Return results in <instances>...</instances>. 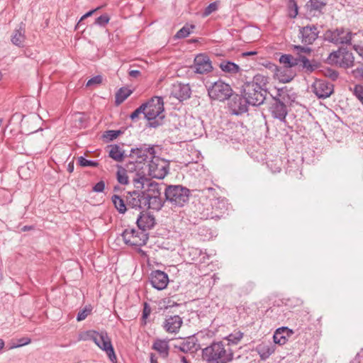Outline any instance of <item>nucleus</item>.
I'll use <instances>...</instances> for the list:
<instances>
[{
  "instance_id": "obj_1",
  "label": "nucleus",
  "mask_w": 363,
  "mask_h": 363,
  "mask_svg": "<svg viewBox=\"0 0 363 363\" xmlns=\"http://www.w3.org/2000/svg\"><path fill=\"white\" fill-rule=\"evenodd\" d=\"M203 358L208 363H228L233 359V354L228 345L222 342L212 343L202 351Z\"/></svg>"
},
{
  "instance_id": "obj_2",
  "label": "nucleus",
  "mask_w": 363,
  "mask_h": 363,
  "mask_svg": "<svg viewBox=\"0 0 363 363\" xmlns=\"http://www.w3.org/2000/svg\"><path fill=\"white\" fill-rule=\"evenodd\" d=\"M145 118L150 121L151 127H157L164 118V103L161 97L152 98L147 104H143Z\"/></svg>"
},
{
  "instance_id": "obj_3",
  "label": "nucleus",
  "mask_w": 363,
  "mask_h": 363,
  "mask_svg": "<svg viewBox=\"0 0 363 363\" xmlns=\"http://www.w3.org/2000/svg\"><path fill=\"white\" fill-rule=\"evenodd\" d=\"M164 194L172 207L181 208L188 203L190 191L182 185H169L165 189Z\"/></svg>"
},
{
  "instance_id": "obj_4",
  "label": "nucleus",
  "mask_w": 363,
  "mask_h": 363,
  "mask_svg": "<svg viewBox=\"0 0 363 363\" xmlns=\"http://www.w3.org/2000/svg\"><path fill=\"white\" fill-rule=\"evenodd\" d=\"M208 94L211 99L223 101L230 97L232 89L228 84L218 80L208 86Z\"/></svg>"
},
{
  "instance_id": "obj_5",
  "label": "nucleus",
  "mask_w": 363,
  "mask_h": 363,
  "mask_svg": "<svg viewBox=\"0 0 363 363\" xmlns=\"http://www.w3.org/2000/svg\"><path fill=\"white\" fill-rule=\"evenodd\" d=\"M150 176L156 179H163L169 171L168 161L154 155L148 164Z\"/></svg>"
},
{
  "instance_id": "obj_6",
  "label": "nucleus",
  "mask_w": 363,
  "mask_h": 363,
  "mask_svg": "<svg viewBox=\"0 0 363 363\" xmlns=\"http://www.w3.org/2000/svg\"><path fill=\"white\" fill-rule=\"evenodd\" d=\"M134 186L137 189H147L143 192V197L160 196V190L157 183L150 182L145 176H140L133 179Z\"/></svg>"
},
{
  "instance_id": "obj_7",
  "label": "nucleus",
  "mask_w": 363,
  "mask_h": 363,
  "mask_svg": "<svg viewBox=\"0 0 363 363\" xmlns=\"http://www.w3.org/2000/svg\"><path fill=\"white\" fill-rule=\"evenodd\" d=\"M328 60L333 64L345 68L350 67L354 64L352 53L343 48L331 52L328 57Z\"/></svg>"
},
{
  "instance_id": "obj_8",
  "label": "nucleus",
  "mask_w": 363,
  "mask_h": 363,
  "mask_svg": "<svg viewBox=\"0 0 363 363\" xmlns=\"http://www.w3.org/2000/svg\"><path fill=\"white\" fill-rule=\"evenodd\" d=\"M122 237L125 244L135 247L145 245L148 240L145 232L129 228L123 231Z\"/></svg>"
},
{
  "instance_id": "obj_9",
  "label": "nucleus",
  "mask_w": 363,
  "mask_h": 363,
  "mask_svg": "<svg viewBox=\"0 0 363 363\" xmlns=\"http://www.w3.org/2000/svg\"><path fill=\"white\" fill-rule=\"evenodd\" d=\"M248 84H244L242 88V96L245 97V101L249 105L259 106L262 104L265 100V92L257 89L255 87L253 91H247Z\"/></svg>"
},
{
  "instance_id": "obj_10",
  "label": "nucleus",
  "mask_w": 363,
  "mask_h": 363,
  "mask_svg": "<svg viewBox=\"0 0 363 363\" xmlns=\"http://www.w3.org/2000/svg\"><path fill=\"white\" fill-rule=\"evenodd\" d=\"M155 152L153 147H140L133 149L130 152V159L134 160L139 165H145L144 162L151 160Z\"/></svg>"
},
{
  "instance_id": "obj_11",
  "label": "nucleus",
  "mask_w": 363,
  "mask_h": 363,
  "mask_svg": "<svg viewBox=\"0 0 363 363\" xmlns=\"http://www.w3.org/2000/svg\"><path fill=\"white\" fill-rule=\"evenodd\" d=\"M94 343L102 350L105 351L111 361L116 359V355L111 342L106 333H97Z\"/></svg>"
},
{
  "instance_id": "obj_12",
  "label": "nucleus",
  "mask_w": 363,
  "mask_h": 363,
  "mask_svg": "<svg viewBox=\"0 0 363 363\" xmlns=\"http://www.w3.org/2000/svg\"><path fill=\"white\" fill-rule=\"evenodd\" d=\"M312 89L318 98L325 99L333 94V86L325 80L318 79L313 82Z\"/></svg>"
},
{
  "instance_id": "obj_13",
  "label": "nucleus",
  "mask_w": 363,
  "mask_h": 363,
  "mask_svg": "<svg viewBox=\"0 0 363 363\" xmlns=\"http://www.w3.org/2000/svg\"><path fill=\"white\" fill-rule=\"evenodd\" d=\"M195 72L199 74H207L212 71L213 66L209 57L203 54L198 55L194 59Z\"/></svg>"
},
{
  "instance_id": "obj_14",
  "label": "nucleus",
  "mask_w": 363,
  "mask_h": 363,
  "mask_svg": "<svg viewBox=\"0 0 363 363\" xmlns=\"http://www.w3.org/2000/svg\"><path fill=\"white\" fill-rule=\"evenodd\" d=\"M211 206L213 211L210 215H207V218H220L222 215L228 210V203L225 198H216L212 199Z\"/></svg>"
},
{
  "instance_id": "obj_15",
  "label": "nucleus",
  "mask_w": 363,
  "mask_h": 363,
  "mask_svg": "<svg viewBox=\"0 0 363 363\" xmlns=\"http://www.w3.org/2000/svg\"><path fill=\"white\" fill-rule=\"evenodd\" d=\"M150 281L154 288L158 290H162L167 287L169 278L167 274L164 272L156 270L151 273Z\"/></svg>"
},
{
  "instance_id": "obj_16",
  "label": "nucleus",
  "mask_w": 363,
  "mask_h": 363,
  "mask_svg": "<svg viewBox=\"0 0 363 363\" xmlns=\"http://www.w3.org/2000/svg\"><path fill=\"white\" fill-rule=\"evenodd\" d=\"M274 103L270 107L272 116L280 121H285L286 116L288 113L286 105L281 102L278 98L274 97Z\"/></svg>"
},
{
  "instance_id": "obj_17",
  "label": "nucleus",
  "mask_w": 363,
  "mask_h": 363,
  "mask_svg": "<svg viewBox=\"0 0 363 363\" xmlns=\"http://www.w3.org/2000/svg\"><path fill=\"white\" fill-rule=\"evenodd\" d=\"M356 34L344 29H336L332 33L331 41L335 44H350Z\"/></svg>"
},
{
  "instance_id": "obj_18",
  "label": "nucleus",
  "mask_w": 363,
  "mask_h": 363,
  "mask_svg": "<svg viewBox=\"0 0 363 363\" xmlns=\"http://www.w3.org/2000/svg\"><path fill=\"white\" fill-rule=\"evenodd\" d=\"M300 35L302 43L309 45L317 38L318 31L315 26H306L300 29Z\"/></svg>"
},
{
  "instance_id": "obj_19",
  "label": "nucleus",
  "mask_w": 363,
  "mask_h": 363,
  "mask_svg": "<svg viewBox=\"0 0 363 363\" xmlns=\"http://www.w3.org/2000/svg\"><path fill=\"white\" fill-rule=\"evenodd\" d=\"M268 83V77L262 74H256L252 81L247 82L245 84H248L247 91H253L255 87L266 93L267 85Z\"/></svg>"
},
{
  "instance_id": "obj_20",
  "label": "nucleus",
  "mask_w": 363,
  "mask_h": 363,
  "mask_svg": "<svg viewBox=\"0 0 363 363\" xmlns=\"http://www.w3.org/2000/svg\"><path fill=\"white\" fill-rule=\"evenodd\" d=\"M171 94L179 101H183L190 97L191 90L188 85L174 84Z\"/></svg>"
},
{
  "instance_id": "obj_21",
  "label": "nucleus",
  "mask_w": 363,
  "mask_h": 363,
  "mask_svg": "<svg viewBox=\"0 0 363 363\" xmlns=\"http://www.w3.org/2000/svg\"><path fill=\"white\" fill-rule=\"evenodd\" d=\"M293 334V330L287 327L277 328L273 336L274 342L279 345H283Z\"/></svg>"
},
{
  "instance_id": "obj_22",
  "label": "nucleus",
  "mask_w": 363,
  "mask_h": 363,
  "mask_svg": "<svg viewBox=\"0 0 363 363\" xmlns=\"http://www.w3.org/2000/svg\"><path fill=\"white\" fill-rule=\"evenodd\" d=\"M155 223V219L152 215L147 213H141L137 219V225L142 231L152 228Z\"/></svg>"
},
{
  "instance_id": "obj_23",
  "label": "nucleus",
  "mask_w": 363,
  "mask_h": 363,
  "mask_svg": "<svg viewBox=\"0 0 363 363\" xmlns=\"http://www.w3.org/2000/svg\"><path fill=\"white\" fill-rule=\"evenodd\" d=\"M182 323V319L179 315H170L165 319L164 328L168 333H177Z\"/></svg>"
},
{
  "instance_id": "obj_24",
  "label": "nucleus",
  "mask_w": 363,
  "mask_h": 363,
  "mask_svg": "<svg viewBox=\"0 0 363 363\" xmlns=\"http://www.w3.org/2000/svg\"><path fill=\"white\" fill-rule=\"evenodd\" d=\"M256 351L262 360H266L274 352L275 346L271 342H262L256 347Z\"/></svg>"
},
{
  "instance_id": "obj_25",
  "label": "nucleus",
  "mask_w": 363,
  "mask_h": 363,
  "mask_svg": "<svg viewBox=\"0 0 363 363\" xmlns=\"http://www.w3.org/2000/svg\"><path fill=\"white\" fill-rule=\"evenodd\" d=\"M296 74L291 69L276 67L275 76L282 83L291 82Z\"/></svg>"
},
{
  "instance_id": "obj_26",
  "label": "nucleus",
  "mask_w": 363,
  "mask_h": 363,
  "mask_svg": "<svg viewBox=\"0 0 363 363\" xmlns=\"http://www.w3.org/2000/svg\"><path fill=\"white\" fill-rule=\"evenodd\" d=\"M143 205L153 210L159 211L163 206L160 196L143 197Z\"/></svg>"
},
{
  "instance_id": "obj_27",
  "label": "nucleus",
  "mask_w": 363,
  "mask_h": 363,
  "mask_svg": "<svg viewBox=\"0 0 363 363\" xmlns=\"http://www.w3.org/2000/svg\"><path fill=\"white\" fill-rule=\"evenodd\" d=\"M108 155L109 157H111L116 162H121L124 158V151L123 149L118 145H110L108 147Z\"/></svg>"
},
{
  "instance_id": "obj_28",
  "label": "nucleus",
  "mask_w": 363,
  "mask_h": 363,
  "mask_svg": "<svg viewBox=\"0 0 363 363\" xmlns=\"http://www.w3.org/2000/svg\"><path fill=\"white\" fill-rule=\"evenodd\" d=\"M143 169V165H139L138 162H136L134 160H130L128 163L126 164V171L130 173L135 172V174L133 176V179L134 178L138 177V174L140 176H145L142 169Z\"/></svg>"
},
{
  "instance_id": "obj_29",
  "label": "nucleus",
  "mask_w": 363,
  "mask_h": 363,
  "mask_svg": "<svg viewBox=\"0 0 363 363\" xmlns=\"http://www.w3.org/2000/svg\"><path fill=\"white\" fill-rule=\"evenodd\" d=\"M152 349L157 351L163 357H167L169 354L168 342L165 340H157L152 345Z\"/></svg>"
},
{
  "instance_id": "obj_30",
  "label": "nucleus",
  "mask_w": 363,
  "mask_h": 363,
  "mask_svg": "<svg viewBox=\"0 0 363 363\" xmlns=\"http://www.w3.org/2000/svg\"><path fill=\"white\" fill-rule=\"evenodd\" d=\"M298 57H294L291 55H282L279 58L280 63L283 64V68L291 69L294 67L298 66Z\"/></svg>"
},
{
  "instance_id": "obj_31",
  "label": "nucleus",
  "mask_w": 363,
  "mask_h": 363,
  "mask_svg": "<svg viewBox=\"0 0 363 363\" xmlns=\"http://www.w3.org/2000/svg\"><path fill=\"white\" fill-rule=\"evenodd\" d=\"M143 194H140L135 191L130 194L128 204L133 208H141L142 205H143Z\"/></svg>"
},
{
  "instance_id": "obj_32",
  "label": "nucleus",
  "mask_w": 363,
  "mask_h": 363,
  "mask_svg": "<svg viewBox=\"0 0 363 363\" xmlns=\"http://www.w3.org/2000/svg\"><path fill=\"white\" fill-rule=\"evenodd\" d=\"M178 347L184 352H193L197 350L194 339L191 337L183 340Z\"/></svg>"
},
{
  "instance_id": "obj_33",
  "label": "nucleus",
  "mask_w": 363,
  "mask_h": 363,
  "mask_svg": "<svg viewBox=\"0 0 363 363\" xmlns=\"http://www.w3.org/2000/svg\"><path fill=\"white\" fill-rule=\"evenodd\" d=\"M25 40V30L22 28L15 30L11 36V42L17 46H22Z\"/></svg>"
},
{
  "instance_id": "obj_34",
  "label": "nucleus",
  "mask_w": 363,
  "mask_h": 363,
  "mask_svg": "<svg viewBox=\"0 0 363 363\" xmlns=\"http://www.w3.org/2000/svg\"><path fill=\"white\" fill-rule=\"evenodd\" d=\"M220 67L223 72L228 73H237L240 69L238 65L231 62H223L220 65Z\"/></svg>"
},
{
  "instance_id": "obj_35",
  "label": "nucleus",
  "mask_w": 363,
  "mask_h": 363,
  "mask_svg": "<svg viewBox=\"0 0 363 363\" xmlns=\"http://www.w3.org/2000/svg\"><path fill=\"white\" fill-rule=\"evenodd\" d=\"M111 199L115 208L119 213H124L126 211L125 204L121 197L118 195H113Z\"/></svg>"
},
{
  "instance_id": "obj_36",
  "label": "nucleus",
  "mask_w": 363,
  "mask_h": 363,
  "mask_svg": "<svg viewBox=\"0 0 363 363\" xmlns=\"http://www.w3.org/2000/svg\"><path fill=\"white\" fill-rule=\"evenodd\" d=\"M131 94V91L127 88H121L116 95V103L120 104L123 102Z\"/></svg>"
},
{
  "instance_id": "obj_37",
  "label": "nucleus",
  "mask_w": 363,
  "mask_h": 363,
  "mask_svg": "<svg viewBox=\"0 0 363 363\" xmlns=\"http://www.w3.org/2000/svg\"><path fill=\"white\" fill-rule=\"evenodd\" d=\"M298 66L301 67L303 69H305L307 72H312L313 70V67L311 64L310 61L305 57L300 55L298 57Z\"/></svg>"
},
{
  "instance_id": "obj_38",
  "label": "nucleus",
  "mask_w": 363,
  "mask_h": 363,
  "mask_svg": "<svg viewBox=\"0 0 363 363\" xmlns=\"http://www.w3.org/2000/svg\"><path fill=\"white\" fill-rule=\"evenodd\" d=\"M235 104L238 106V110L235 114H239L247 111L248 102L245 101V97H240L237 101H235Z\"/></svg>"
},
{
  "instance_id": "obj_39",
  "label": "nucleus",
  "mask_w": 363,
  "mask_h": 363,
  "mask_svg": "<svg viewBox=\"0 0 363 363\" xmlns=\"http://www.w3.org/2000/svg\"><path fill=\"white\" fill-rule=\"evenodd\" d=\"M98 332L95 330H88L81 332L79 334L78 340L79 341H86V340H93L94 342V338L96 337V335Z\"/></svg>"
},
{
  "instance_id": "obj_40",
  "label": "nucleus",
  "mask_w": 363,
  "mask_h": 363,
  "mask_svg": "<svg viewBox=\"0 0 363 363\" xmlns=\"http://www.w3.org/2000/svg\"><path fill=\"white\" fill-rule=\"evenodd\" d=\"M194 28V27L193 26H185L177 33V34L175 35V37L177 38H186L191 33V30Z\"/></svg>"
},
{
  "instance_id": "obj_41",
  "label": "nucleus",
  "mask_w": 363,
  "mask_h": 363,
  "mask_svg": "<svg viewBox=\"0 0 363 363\" xmlns=\"http://www.w3.org/2000/svg\"><path fill=\"white\" fill-rule=\"evenodd\" d=\"M126 170L124 169H119L117 172V179L120 184H127L128 183V176Z\"/></svg>"
},
{
  "instance_id": "obj_42",
  "label": "nucleus",
  "mask_w": 363,
  "mask_h": 363,
  "mask_svg": "<svg viewBox=\"0 0 363 363\" xmlns=\"http://www.w3.org/2000/svg\"><path fill=\"white\" fill-rule=\"evenodd\" d=\"M308 3L311 9L315 11H321L325 6V4L320 0H310Z\"/></svg>"
},
{
  "instance_id": "obj_43",
  "label": "nucleus",
  "mask_w": 363,
  "mask_h": 363,
  "mask_svg": "<svg viewBox=\"0 0 363 363\" xmlns=\"http://www.w3.org/2000/svg\"><path fill=\"white\" fill-rule=\"evenodd\" d=\"M78 162L82 167H97L98 162L92 160H88L84 157L81 156L78 158Z\"/></svg>"
},
{
  "instance_id": "obj_44",
  "label": "nucleus",
  "mask_w": 363,
  "mask_h": 363,
  "mask_svg": "<svg viewBox=\"0 0 363 363\" xmlns=\"http://www.w3.org/2000/svg\"><path fill=\"white\" fill-rule=\"evenodd\" d=\"M242 333L240 332H237L234 334H230L228 337V340L229 342H231L232 344H238L240 340L242 338Z\"/></svg>"
},
{
  "instance_id": "obj_45",
  "label": "nucleus",
  "mask_w": 363,
  "mask_h": 363,
  "mask_svg": "<svg viewBox=\"0 0 363 363\" xmlns=\"http://www.w3.org/2000/svg\"><path fill=\"white\" fill-rule=\"evenodd\" d=\"M218 9V4L217 2L211 3L204 10L203 16H208L211 13L216 11Z\"/></svg>"
},
{
  "instance_id": "obj_46",
  "label": "nucleus",
  "mask_w": 363,
  "mask_h": 363,
  "mask_svg": "<svg viewBox=\"0 0 363 363\" xmlns=\"http://www.w3.org/2000/svg\"><path fill=\"white\" fill-rule=\"evenodd\" d=\"M354 94L363 104V86L356 85L354 88Z\"/></svg>"
},
{
  "instance_id": "obj_47",
  "label": "nucleus",
  "mask_w": 363,
  "mask_h": 363,
  "mask_svg": "<svg viewBox=\"0 0 363 363\" xmlns=\"http://www.w3.org/2000/svg\"><path fill=\"white\" fill-rule=\"evenodd\" d=\"M109 20L110 18L108 16L107 14H104L96 19L95 23L101 26H104L109 22Z\"/></svg>"
},
{
  "instance_id": "obj_48",
  "label": "nucleus",
  "mask_w": 363,
  "mask_h": 363,
  "mask_svg": "<svg viewBox=\"0 0 363 363\" xmlns=\"http://www.w3.org/2000/svg\"><path fill=\"white\" fill-rule=\"evenodd\" d=\"M102 82V77L100 75L95 76L90 79L88 80L86 82V86H91L94 85H99Z\"/></svg>"
},
{
  "instance_id": "obj_49",
  "label": "nucleus",
  "mask_w": 363,
  "mask_h": 363,
  "mask_svg": "<svg viewBox=\"0 0 363 363\" xmlns=\"http://www.w3.org/2000/svg\"><path fill=\"white\" fill-rule=\"evenodd\" d=\"M91 310L88 308H84V310L79 311L77 314V321L84 320L88 315L90 313Z\"/></svg>"
},
{
  "instance_id": "obj_50",
  "label": "nucleus",
  "mask_w": 363,
  "mask_h": 363,
  "mask_svg": "<svg viewBox=\"0 0 363 363\" xmlns=\"http://www.w3.org/2000/svg\"><path fill=\"white\" fill-rule=\"evenodd\" d=\"M144 108L143 105H141L139 108H138L136 110H135L131 114H130V118L132 120H135L138 117V116L140 113L144 114Z\"/></svg>"
},
{
  "instance_id": "obj_51",
  "label": "nucleus",
  "mask_w": 363,
  "mask_h": 363,
  "mask_svg": "<svg viewBox=\"0 0 363 363\" xmlns=\"http://www.w3.org/2000/svg\"><path fill=\"white\" fill-rule=\"evenodd\" d=\"M104 182L103 181H100L94 186L93 191L95 192H102L104 190Z\"/></svg>"
},
{
  "instance_id": "obj_52",
  "label": "nucleus",
  "mask_w": 363,
  "mask_h": 363,
  "mask_svg": "<svg viewBox=\"0 0 363 363\" xmlns=\"http://www.w3.org/2000/svg\"><path fill=\"white\" fill-rule=\"evenodd\" d=\"M30 342V339H29L28 337H23V338L18 340V345L11 346V349L23 346V345H28Z\"/></svg>"
},
{
  "instance_id": "obj_53",
  "label": "nucleus",
  "mask_w": 363,
  "mask_h": 363,
  "mask_svg": "<svg viewBox=\"0 0 363 363\" xmlns=\"http://www.w3.org/2000/svg\"><path fill=\"white\" fill-rule=\"evenodd\" d=\"M294 50H296L298 54H300L301 52L309 53L311 51V48H309L308 47H303L301 45H295Z\"/></svg>"
},
{
  "instance_id": "obj_54",
  "label": "nucleus",
  "mask_w": 363,
  "mask_h": 363,
  "mask_svg": "<svg viewBox=\"0 0 363 363\" xmlns=\"http://www.w3.org/2000/svg\"><path fill=\"white\" fill-rule=\"evenodd\" d=\"M99 9V8H96V9H95L91 10V11H89V12L86 13L84 15H83V16L81 17V18H80L79 21L78 22V23H77V26H79V23H80V22H81V21H83V20H84L85 18H88V17H89V16H92V15L94 13V12H95L96 11H97Z\"/></svg>"
},
{
  "instance_id": "obj_55",
  "label": "nucleus",
  "mask_w": 363,
  "mask_h": 363,
  "mask_svg": "<svg viewBox=\"0 0 363 363\" xmlns=\"http://www.w3.org/2000/svg\"><path fill=\"white\" fill-rule=\"evenodd\" d=\"M353 48L363 59V45H354Z\"/></svg>"
},
{
  "instance_id": "obj_56",
  "label": "nucleus",
  "mask_w": 363,
  "mask_h": 363,
  "mask_svg": "<svg viewBox=\"0 0 363 363\" xmlns=\"http://www.w3.org/2000/svg\"><path fill=\"white\" fill-rule=\"evenodd\" d=\"M106 133V137H108L111 140H113L118 137L119 132L116 130H109Z\"/></svg>"
},
{
  "instance_id": "obj_57",
  "label": "nucleus",
  "mask_w": 363,
  "mask_h": 363,
  "mask_svg": "<svg viewBox=\"0 0 363 363\" xmlns=\"http://www.w3.org/2000/svg\"><path fill=\"white\" fill-rule=\"evenodd\" d=\"M293 6L294 7V10H292L290 13V16L292 18H295L298 14V6L294 1L291 2Z\"/></svg>"
},
{
  "instance_id": "obj_58",
  "label": "nucleus",
  "mask_w": 363,
  "mask_h": 363,
  "mask_svg": "<svg viewBox=\"0 0 363 363\" xmlns=\"http://www.w3.org/2000/svg\"><path fill=\"white\" fill-rule=\"evenodd\" d=\"M150 307H148L147 303H145L144 309H143V318H146L150 315Z\"/></svg>"
},
{
  "instance_id": "obj_59",
  "label": "nucleus",
  "mask_w": 363,
  "mask_h": 363,
  "mask_svg": "<svg viewBox=\"0 0 363 363\" xmlns=\"http://www.w3.org/2000/svg\"><path fill=\"white\" fill-rule=\"evenodd\" d=\"M128 74L130 77L137 78L140 75V72L139 70H130Z\"/></svg>"
},
{
  "instance_id": "obj_60",
  "label": "nucleus",
  "mask_w": 363,
  "mask_h": 363,
  "mask_svg": "<svg viewBox=\"0 0 363 363\" xmlns=\"http://www.w3.org/2000/svg\"><path fill=\"white\" fill-rule=\"evenodd\" d=\"M256 54H257V52H255V51L245 52L242 53V56L246 57V56L254 55H256Z\"/></svg>"
},
{
  "instance_id": "obj_61",
  "label": "nucleus",
  "mask_w": 363,
  "mask_h": 363,
  "mask_svg": "<svg viewBox=\"0 0 363 363\" xmlns=\"http://www.w3.org/2000/svg\"><path fill=\"white\" fill-rule=\"evenodd\" d=\"M150 362L151 363H157V359L154 354H150Z\"/></svg>"
},
{
  "instance_id": "obj_62",
  "label": "nucleus",
  "mask_w": 363,
  "mask_h": 363,
  "mask_svg": "<svg viewBox=\"0 0 363 363\" xmlns=\"http://www.w3.org/2000/svg\"><path fill=\"white\" fill-rule=\"evenodd\" d=\"M181 362L182 363H189V361L187 360V359L184 356L181 357Z\"/></svg>"
},
{
  "instance_id": "obj_63",
  "label": "nucleus",
  "mask_w": 363,
  "mask_h": 363,
  "mask_svg": "<svg viewBox=\"0 0 363 363\" xmlns=\"http://www.w3.org/2000/svg\"><path fill=\"white\" fill-rule=\"evenodd\" d=\"M30 229H32V226H27V225H26V226H24V227L23 228V231L29 230H30Z\"/></svg>"
},
{
  "instance_id": "obj_64",
  "label": "nucleus",
  "mask_w": 363,
  "mask_h": 363,
  "mask_svg": "<svg viewBox=\"0 0 363 363\" xmlns=\"http://www.w3.org/2000/svg\"><path fill=\"white\" fill-rule=\"evenodd\" d=\"M207 191H208V193H211V192L214 191V189H213V188H208Z\"/></svg>"
}]
</instances>
